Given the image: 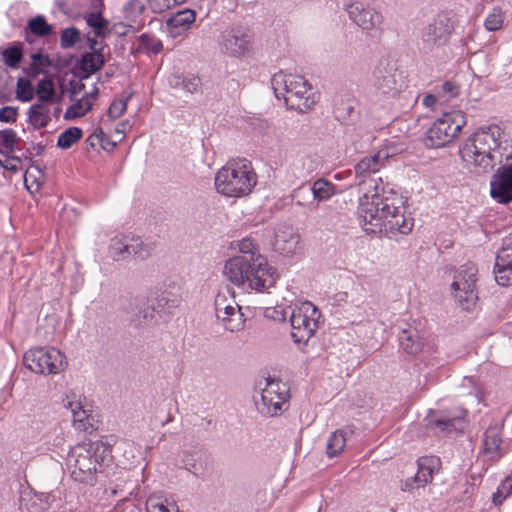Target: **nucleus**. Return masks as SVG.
<instances>
[{"instance_id":"1","label":"nucleus","mask_w":512,"mask_h":512,"mask_svg":"<svg viewBox=\"0 0 512 512\" xmlns=\"http://www.w3.org/2000/svg\"><path fill=\"white\" fill-rule=\"evenodd\" d=\"M387 159V153L380 151L355 165L356 177L360 179L357 185L363 192L358 208L359 223L367 233L385 230L406 235L413 228V220L404 215L405 201L377 175Z\"/></svg>"},{"instance_id":"2","label":"nucleus","mask_w":512,"mask_h":512,"mask_svg":"<svg viewBox=\"0 0 512 512\" xmlns=\"http://www.w3.org/2000/svg\"><path fill=\"white\" fill-rule=\"evenodd\" d=\"M502 130L498 125L480 127L459 148L461 159L477 169L478 173L490 172L497 163L501 164Z\"/></svg>"},{"instance_id":"3","label":"nucleus","mask_w":512,"mask_h":512,"mask_svg":"<svg viewBox=\"0 0 512 512\" xmlns=\"http://www.w3.org/2000/svg\"><path fill=\"white\" fill-rule=\"evenodd\" d=\"M256 174L247 160L230 161L216 174V190L229 197L249 194L256 185Z\"/></svg>"},{"instance_id":"4","label":"nucleus","mask_w":512,"mask_h":512,"mask_svg":"<svg viewBox=\"0 0 512 512\" xmlns=\"http://www.w3.org/2000/svg\"><path fill=\"white\" fill-rule=\"evenodd\" d=\"M466 125L462 111L445 113L425 132L423 144L427 148H441L449 144Z\"/></svg>"},{"instance_id":"5","label":"nucleus","mask_w":512,"mask_h":512,"mask_svg":"<svg viewBox=\"0 0 512 512\" xmlns=\"http://www.w3.org/2000/svg\"><path fill=\"white\" fill-rule=\"evenodd\" d=\"M289 398L287 385L279 379L268 377L265 379V387L261 388L260 402L256 401V406L261 414L274 417L288 408Z\"/></svg>"},{"instance_id":"6","label":"nucleus","mask_w":512,"mask_h":512,"mask_svg":"<svg viewBox=\"0 0 512 512\" xmlns=\"http://www.w3.org/2000/svg\"><path fill=\"white\" fill-rule=\"evenodd\" d=\"M478 269L474 263L462 265L451 284L452 293L464 310H470L478 300L476 291Z\"/></svg>"},{"instance_id":"7","label":"nucleus","mask_w":512,"mask_h":512,"mask_svg":"<svg viewBox=\"0 0 512 512\" xmlns=\"http://www.w3.org/2000/svg\"><path fill=\"white\" fill-rule=\"evenodd\" d=\"M23 364L36 374H57L64 368V355L54 347H38L25 352Z\"/></svg>"},{"instance_id":"8","label":"nucleus","mask_w":512,"mask_h":512,"mask_svg":"<svg viewBox=\"0 0 512 512\" xmlns=\"http://www.w3.org/2000/svg\"><path fill=\"white\" fill-rule=\"evenodd\" d=\"M373 86L383 95L395 97L404 87L402 72L389 57L381 58L373 70Z\"/></svg>"},{"instance_id":"9","label":"nucleus","mask_w":512,"mask_h":512,"mask_svg":"<svg viewBox=\"0 0 512 512\" xmlns=\"http://www.w3.org/2000/svg\"><path fill=\"white\" fill-rule=\"evenodd\" d=\"M219 44L221 50L230 57H246L253 52L254 35L246 26H234L221 33Z\"/></svg>"},{"instance_id":"10","label":"nucleus","mask_w":512,"mask_h":512,"mask_svg":"<svg viewBox=\"0 0 512 512\" xmlns=\"http://www.w3.org/2000/svg\"><path fill=\"white\" fill-rule=\"evenodd\" d=\"M67 464L71 471V477L81 483L92 482L94 474L101 472L99 468L95 467L87 443L78 444L70 450Z\"/></svg>"},{"instance_id":"11","label":"nucleus","mask_w":512,"mask_h":512,"mask_svg":"<svg viewBox=\"0 0 512 512\" xmlns=\"http://www.w3.org/2000/svg\"><path fill=\"white\" fill-rule=\"evenodd\" d=\"M302 309L294 310L290 317L292 327L291 337L295 343H307L318 328L319 312L317 308L307 303Z\"/></svg>"},{"instance_id":"12","label":"nucleus","mask_w":512,"mask_h":512,"mask_svg":"<svg viewBox=\"0 0 512 512\" xmlns=\"http://www.w3.org/2000/svg\"><path fill=\"white\" fill-rule=\"evenodd\" d=\"M289 89L285 94L284 102L288 109L304 113L315 104L314 96L311 93L312 87L302 76L295 75L289 78Z\"/></svg>"},{"instance_id":"13","label":"nucleus","mask_w":512,"mask_h":512,"mask_svg":"<svg viewBox=\"0 0 512 512\" xmlns=\"http://www.w3.org/2000/svg\"><path fill=\"white\" fill-rule=\"evenodd\" d=\"M215 313L223 327L230 332L240 331L244 328L245 319L238 304H226L225 295H217L215 299Z\"/></svg>"},{"instance_id":"14","label":"nucleus","mask_w":512,"mask_h":512,"mask_svg":"<svg viewBox=\"0 0 512 512\" xmlns=\"http://www.w3.org/2000/svg\"><path fill=\"white\" fill-rule=\"evenodd\" d=\"M255 258L251 255L234 256L228 259L224 265L223 274L228 281L236 286L248 284L250 276L254 271L252 263Z\"/></svg>"},{"instance_id":"15","label":"nucleus","mask_w":512,"mask_h":512,"mask_svg":"<svg viewBox=\"0 0 512 512\" xmlns=\"http://www.w3.org/2000/svg\"><path fill=\"white\" fill-rule=\"evenodd\" d=\"M254 271L250 276L248 286L257 292H269L274 287L278 274L276 269L270 266L264 256H257L252 263Z\"/></svg>"},{"instance_id":"16","label":"nucleus","mask_w":512,"mask_h":512,"mask_svg":"<svg viewBox=\"0 0 512 512\" xmlns=\"http://www.w3.org/2000/svg\"><path fill=\"white\" fill-rule=\"evenodd\" d=\"M493 272L499 285H512V232L502 240V247L496 255Z\"/></svg>"},{"instance_id":"17","label":"nucleus","mask_w":512,"mask_h":512,"mask_svg":"<svg viewBox=\"0 0 512 512\" xmlns=\"http://www.w3.org/2000/svg\"><path fill=\"white\" fill-rule=\"evenodd\" d=\"M63 406L69 409L73 417V425L79 431L91 433L94 431V417L86 410L80 401V396L71 391L62 400Z\"/></svg>"},{"instance_id":"18","label":"nucleus","mask_w":512,"mask_h":512,"mask_svg":"<svg viewBox=\"0 0 512 512\" xmlns=\"http://www.w3.org/2000/svg\"><path fill=\"white\" fill-rule=\"evenodd\" d=\"M490 186L491 197L498 203L508 204L512 202V163L497 170L493 175Z\"/></svg>"},{"instance_id":"19","label":"nucleus","mask_w":512,"mask_h":512,"mask_svg":"<svg viewBox=\"0 0 512 512\" xmlns=\"http://www.w3.org/2000/svg\"><path fill=\"white\" fill-rule=\"evenodd\" d=\"M508 450L502 439L501 429L498 426L488 427L484 432L482 440L483 455L488 460L497 462L508 453Z\"/></svg>"},{"instance_id":"20","label":"nucleus","mask_w":512,"mask_h":512,"mask_svg":"<svg viewBox=\"0 0 512 512\" xmlns=\"http://www.w3.org/2000/svg\"><path fill=\"white\" fill-rule=\"evenodd\" d=\"M418 470L416 475L408 479L402 486L403 491L413 489V483H418L419 486H425L430 483L433 479V475L440 468V459L435 456H423L417 461Z\"/></svg>"},{"instance_id":"21","label":"nucleus","mask_w":512,"mask_h":512,"mask_svg":"<svg viewBox=\"0 0 512 512\" xmlns=\"http://www.w3.org/2000/svg\"><path fill=\"white\" fill-rule=\"evenodd\" d=\"M303 193L307 196L312 194L313 201L322 202L328 200L335 194V186L324 178L317 179L311 187L300 186L292 195L296 204L299 206L304 205V202L299 199Z\"/></svg>"},{"instance_id":"22","label":"nucleus","mask_w":512,"mask_h":512,"mask_svg":"<svg viewBox=\"0 0 512 512\" xmlns=\"http://www.w3.org/2000/svg\"><path fill=\"white\" fill-rule=\"evenodd\" d=\"M105 64L103 53L84 52L76 61L72 73L80 80H85L100 70Z\"/></svg>"},{"instance_id":"23","label":"nucleus","mask_w":512,"mask_h":512,"mask_svg":"<svg viewBox=\"0 0 512 512\" xmlns=\"http://www.w3.org/2000/svg\"><path fill=\"white\" fill-rule=\"evenodd\" d=\"M398 341L400 351L408 356H416L425 345L423 334L411 325L401 330Z\"/></svg>"},{"instance_id":"24","label":"nucleus","mask_w":512,"mask_h":512,"mask_svg":"<svg viewBox=\"0 0 512 512\" xmlns=\"http://www.w3.org/2000/svg\"><path fill=\"white\" fill-rule=\"evenodd\" d=\"M299 241V234L291 226H281L275 233L273 247L280 254L291 255L296 252Z\"/></svg>"},{"instance_id":"25","label":"nucleus","mask_w":512,"mask_h":512,"mask_svg":"<svg viewBox=\"0 0 512 512\" xmlns=\"http://www.w3.org/2000/svg\"><path fill=\"white\" fill-rule=\"evenodd\" d=\"M350 19L364 30L373 28L380 22V14L370 8H365L360 2H355L347 7Z\"/></svg>"},{"instance_id":"26","label":"nucleus","mask_w":512,"mask_h":512,"mask_svg":"<svg viewBox=\"0 0 512 512\" xmlns=\"http://www.w3.org/2000/svg\"><path fill=\"white\" fill-rule=\"evenodd\" d=\"M450 25L444 20H435L427 25L422 33V39L428 47L441 46L448 40Z\"/></svg>"},{"instance_id":"27","label":"nucleus","mask_w":512,"mask_h":512,"mask_svg":"<svg viewBox=\"0 0 512 512\" xmlns=\"http://www.w3.org/2000/svg\"><path fill=\"white\" fill-rule=\"evenodd\" d=\"M87 445L92 454L95 467L102 471V467L109 465L112 461L111 446L101 441L88 442Z\"/></svg>"},{"instance_id":"28","label":"nucleus","mask_w":512,"mask_h":512,"mask_svg":"<svg viewBox=\"0 0 512 512\" xmlns=\"http://www.w3.org/2000/svg\"><path fill=\"white\" fill-rule=\"evenodd\" d=\"M28 122L34 127V129L45 128L51 121L50 109L48 105L43 103L33 104L28 112Z\"/></svg>"},{"instance_id":"29","label":"nucleus","mask_w":512,"mask_h":512,"mask_svg":"<svg viewBox=\"0 0 512 512\" xmlns=\"http://www.w3.org/2000/svg\"><path fill=\"white\" fill-rule=\"evenodd\" d=\"M153 304L158 313H171L173 309L179 306L181 298L171 291H156Z\"/></svg>"},{"instance_id":"30","label":"nucleus","mask_w":512,"mask_h":512,"mask_svg":"<svg viewBox=\"0 0 512 512\" xmlns=\"http://www.w3.org/2000/svg\"><path fill=\"white\" fill-rule=\"evenodd\" d=\"M26 31L36 37L45 38L55 36L56 32L53 25H50L43 15H36L27 21Z\"/></svg>"},{"instance_id":"31","label":"nucleus","mask_w":512,"mask_h":512,"mask_svg":"<svg viewBox=\"0 0 512 512\" xmlns=\"http://www.w3.org/2000/svg\"><path fill=\"white\" fill-rule=\"evenodd\" d=\"M87 25L93 30L94 36L104 39L110 33L109 22L101 11H92L85 15Z\"/></svg>"},{"instance_id":"32","label":"nucleus","mask_w":512,"mask_h":512,"mask_svg":"<svg viewBox=\"0 0 512 512\" xmlns=\"http://www.w3.org/2000/svg\"><path fill=\"white\" fill-rule=\"evenodd\" d=\"M130 236L114 237L111 239L108 252L114 261H122L130 258Z\"/></svg>"},{"instance_id":"33","label":"nucleus","mask_w":512,"mask_h":512,"mask_svg":"<svg viewBox=\"0 0 512 512\" xmlns=\"http://www.w3.org/2000/svg\"><path fill=\"white\" fill-rule=\"evenodd\" d=\"M35 94L39 100L37 103L48 105L57 102L55 85L50 78H43L37 83Z\"/></svg>"},{"instance_id":"34","label":"nucleus","mask_w":512,"mask_h":512,"mask_svg":"<svg viewBox=\"0 0 512 512\" xmlns=\"http://www.w3.org/2000/svg\"><path fill=\"white\" fill-rule=\"evenodd\" d=\"M0 55L6 66L12 69L18 68L23 59V43L15 42L5 49L0 48Z\"/></svg>"},{"instance_id":"35","label":"nucleus","mask_w":512,"mask_h":512,"mask_svg":"<svg viewBox=\"0 0 512 512\" xmlns=\"http://www.w3.org/2000/svg\"><path fill=\"white\" fill-rule=\"evenodd\" d=\"M346 430L338 429L332 432L327 440L326 454L329 458L338 456L346 445Z\"/></svg>"},{"instance_id":"36","label":"nucleus","mask_w":512,"mask_h":512,"mask_svg":"<svg viewBox=\"0 0 512 512\" xmlns=\"http://www.w3.org/2000/svg\"><path fill=\"white\" fill-rule=\"evenodd\" d=\"M334 114L336 119L344 124L352 123L357 118V111L354 102L351 100H341L335 104Z\"/></svg>"},{"instance_id":"37","label":"nucleus","mask_w":512,"mask_h":512,"mask_svg":"<svg viewBox=\"0 0 512 512\" xmlns=\"http://www.w3.org/2000/svg\"><path fill=\"white\" fill-rule=\"evenodd\" d=\"M430 425L439 428L442 432L447 434L462 432L465 428L463 417L438 418L436 420H431Z\"/></svg>"},{"instance_id":"38","label":"nucleus","mask_w":512,"mask_h":512,"mask_svg":"<svg viewBox=\"0 0 512 512\" xmlns=\"http://www.w3.org/2000/svg\"><path fill=\"white\" fill-rule=\"evenodd\" d=\"M19 142L20 139L14 130H0V154L10 155L15 151V147Z\"/></svg>"},{"instance_id":"39","label":"nucleus","mask_w":512,"mask_h":512,"mask_svg":"<svg viewBox=\"0 0 512 512\" xmlns=\"http://www.w3.org/2000/svg\"><path fill=\"white\" fill-rule=\"evenodd\" d=\"M130 257H135L140 260L147 259L154 250V244L145 243L140 238L130 237Z\"/></svg>"},{"instance_id":"40","label":"nucleus","mask_w":512,"mask_h":512,"mask_svg":"<svg viewBox=\"0 0 512 512\" xmlns=\"http://www.w3.org/2000/svg\"><path fill=\"white\" fill-rule=\"evenodd\" d=\"M83 131L79 127H70L62 132L57 140V146L62 149H69L82 138Z\"/></svg>"},{"instance_id":"41","label":"nucleus","mask_w":512,"mask_h":512,"mask_svg":"<svg viewBox=\"0 0 512 512\" xmlns=\"http://www.w3.org/2000/svg\"><path fill=\"white\" fill-rule=\"evenodd\" d=\"M195 17L196 14L193 10L185 9L171 17L168 21V24H170L173 28L186 30L195 21Z\"/></svg>"},{"instance_id":"42","label":"nucleus","mask_w":512,"mask_h":512,"mask_svg":"<svg viewBox=\"0 0 512 512\" xmlns=\"http://www.w3.org/2000/svg\"><path fill=\"white\" fill-rule=\"evenodd\" d=\"M292 74H283L282 72L276 73L271 78V85L276 98L281 99L285 97L289 89V78L294 77Z\"/></svg>"},{"instance_id":"43","label":"nucleus","mask_w":512,"mask_h":512,"mask_svg":"<svg viewBox=\"0 0 512 512\" xmlns=\"http://www.w3.org/2000/svg\"><path fill=\"white\" fill-rule=\"evenodd\" d=\"M35 95V88L32 82L27 79L20 77L16 84V98L21 102H29L33 100Z\"/></svg>"},{"instance_id":"44","label":"nucleus","mask_w":512,"mask_h":512,"mask_svg":"<svg viewBox=\"0 0 512 512\" xmlns=\"http://www.w3.org/2000/svg\"><path fill=\"white\" fill-rule=\"evenodd\" d=\"M139 47L138 50H145L148 53H152L154 55L160 53L163 49V44L161 40L151 36L147 33H144L139 36Z\"/></svg>"},{"instance_id":"45","label":"nucleus","mask_w":512,"mask_h":512,"mask_svg":"<svg viewBox=\"0 0 512 512\" xmlns=\"http://www.w3.org/2000/svg\"><path fill=\"white\" fill-rule=\"evenodd\" d=\"M146 512H178V509L166 499L149 497L146 501Z\"/></svg>"},{"instance_id":"46","label":"nucleus","mask_w":512,"mask_h":512,"mask_svg":"<svg viewBox=\"0 0 512 512\" xmlns=\"http://www.w3.org/2000/svg\"><path fill=\"white\" fill-rule=\"evenodd\" d=\"M80 36V30L74 26L63 29L60 35L61 48L69 49L74 47L79 42Z\"/></svg>"},{"instance_id":"47","label":"nucleus","mask_w":512,"mask_h":512,"mask_svg":"<svg viewBox=\"0 0 512 512\" xmlns=\"http://www.w3.org/2000/svg\"><path fill=\"white\" fill-rule=\"evenodd\" d=\"M194 452H191L189 450H183L180 453V459L183 463V467L192 473L196 477H200L203 475V468L201 465H199L196 460L192 457Z\"/></svg>"},{"instance_id":"48","label":"nucleus","mask_w":512,"mask_h":512,"mask_svg":"<svg viewBox=\"0 0 512 512\" xmlns=\"http://www.w3.org/2000/svg\"><path fill=\"white\" fill-rule=\"evenodd\" d=\"M131 95L122 96L120 99L114 100L108 108L107 116L111 120H115L122 116L127 109V102Z\"/></svg>"},{"instance_id":"49","label":"nucleus","mask_w":512,"mask_h":512,"mask_svg":"<svg viewBox=\"0 0 512 512\" xmlns=\"http://www.w3.org/2000/svg\"><path fill=\"white\" fill-rule=\"evenodd\" d=\"M31 63L34 67H38L41 70H46V68L53 66V61L48 54L43 53V50L40 48L36 52L31 54Z\"/></svg>"},{"instance_id":"50","label":"nucleus","mask_w":512,"mask_h":512,"mask_svg":"<svg viewBox=\"0 0 512 512\" xmlns=\"http://www.w3.org/2000/svg\"><path fill=\"white\" fill-rule=\"evenodd\" d=\"M503 17L500 8H494L484 22V26L488 31H496L502 27Z\"/></svg>"},{"instance_id":"51","label":"nucleus","mask_w":512,"mask_h":512,"mask_svg":"<svg viewBox=\"0 0 512 512\" xmlns=\"http://www.w3.org/2000/svg\"><path fill=\"white\" fill-rule=\"evenodd\" d=\"M85 115L84 100L78 99L70 105L64 115L65 119H76Z\"/></svg>"},{"instance_id":"52","label":"nucleus","mask_w":512,"mask_h":512,"mask_svg":"<svg viewBox=\"0 0 512 512\" xmlns=\"http://www.w3.org/2000/svg\"><path fill=\"white\" fill-rule=\"evenodd\" d=\"M138 302H139L140 310H139V314L137 315V318L135 319V321L137 320L138 324H141L142 320L143 321L152 320L154 318V313L157 312L155 305L152 303L151 306L142 307L145 305L144 302L143 301H138Z\"/></svg>"},{"instance_id":"53","label":"nucleus","mask_w":512,"mask_h":512,"mask_svg":"<svg viewBox=\"0 0 512 512\" xmlns=\"http://www.w3.org/2000/svg\"><path fill=\"white\" fill-rule=\"evenodd\" d=\"M201 86V79L194 74H186L184 77L183 90L189 93H195Z\"/></svg>"},{"instance_id":"54","label":"nucleus","mask_w":512,"mask_h":512,"mask_svg":"<svg viewBox=\"0 0 512 512\" xmlns=\"http://www.w3.org/2000/svg\"><path fill=\"white\" fill-rule=\"evenodd\" d=\"M18 109L16 107L4 106L0 109V122L14 123L17 120Z\"/></svg>"},{"instance_id":"55","label":"nucleus","mask_w":512,"mask_h":512,"mask_svg":"<svg viewBox=\"0 0 512 512\" xmlns=\"http://www.w3.org/2000/svg\"><path fill=\"white\" fill-rule=\"evenodd\" d=\"M239 251L241 253L240 256H246L251 255L253 257L262 256L260 253H258L254 248V243L251 239H243L239 243Z\"/></svg>"},{"instance_id":"56","label":"nucleus","mask_w":512,"mask_h":512,"mask_svg":"<svg viewBox=\"0 0 512 512\" xmlns=\"http://www.w3.org/2000/svg\"><path fill=\"white\" fill-rule=\"evenodd\" d=\"M52 500L53 498L50 494L40 493L39 495H34V497L30 499V501H32V505H36L37 501H39L40 506L37 511L32 512H40L46 510L50 506Z\"/></svg>"},{"instance_id":"57","label":"nucleus","mask_w":512,"mask_h":512,"mask_svg":"<svg viewBox=\"0 0 512 512\" xmlns=\"http://www.w3.org/2000/svg\"><path fill=\"white\" fill-rule=\"evenodd\" d=\"M20 164H21V160L19 157H16V156L9 157V155H8L6 160H4V161L0 160L1 167H3L4 169L13 171V172H16L19 170Z\"/></svg>"},{"instance_id":"58","label":"nucleus","mask_w":512,"mask_h":512,"mask_svg":"<svg viewBox=\"0 0 512 512\" xmlns=\"http://www.w3.org/2000/svg\"><path fill=\"white\" fill-rule=\"evenodd\" d=\"M97 37H90L89 35L87 36V42H88V47L90 48V52L89 53H103V50L105 48V43L103 40H101L100 42H98L96 40Z\"/></svg>"},{"instance_id":"59","label":"nucleus","mask_w":512,"mask_h":512,"mask_svg":"<svg viewBox=\"0 0 512 512\" xmlns=\"http://www.w3.org/2000/svg\"><path fill=\"white\" fill-rule=\"evenodd\" d=\"M185 75L173 73L168 77L169 86L173 89H183Z\"/></svg>"},{"instance_id":"60","label":"nucleus","mask_w":512,"mask_h":512,"mask_svg":"<svg viewBox=\"0 0 512 512\" xmlns=\"http://www.w3.org/2000/svg\"><path fill=\"white\" fill-rule=\"evenodd\" d=\"M103 137V129L101 127L97 128L94 133H92L87 139L86 143L91 148H94L97 144H100V138Z\"/></svg>"},{"instance_id":"61","label":"nucleus","mask_w":512,"mask_h":512,"mask_svg":"<svg viewBox=\"0 0 512 512\" xmlns=\"http://www.w3.org/2000/svg\"><path fill=\"white\" fill-rule=\"evenodd\" d=\"M69 93H70V99L73 101L75 100V97L85 88V85L81 82H76L71 80L69 82Z\"/></svg>"},{"instance_id":"62","label":"nucleus","mask_w":512,"mask_h":512,"mask_svg":"<svg viewBox=\"0 0 512 512\" xmlns=\"http://www.w3.org/2000/svg\"><path fill=\"white\" fill-rule=\"evenodd\" d=\"M443 92L449 94L451 97L458 95L459 87L451 81H446L442 84Z\"/></svg>"},{"instance_id":"63","label":"nucleus","mask_w":512,"mask_h":512,"mask_svg":"<svg viewBox=\"0 0 512 512\" xmlns=\"http://www.w3.org/2000/svg\"><path fill=\"white\" fill-rule=\"evenodd\" d=\"M23 72L30 78H36L40 74H45L46 70H41L38 67H34L31 63L29 67L23 68Z\"/></svg>"},{"instance_id":"64","label":"nucleus","mask_w":512,"mask_h":512,"mask_svg":"<svg viewBox=\"0 0 512 512\" xmlns=\"http://www.w3.org/2000/svg\"><path fill=\"white\" fill-rule=\"evenodd\" d=\"M117 145L116 141H111L108 136L103 132V137L100 138V146L103 150L109 151Z\"/></svg>"}]
</instances>
